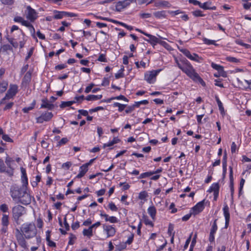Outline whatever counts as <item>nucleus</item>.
<instances>
[{"label": "nucleus", "mask_w": 251, "mask_h": 251, "mask_svg": "<svg viewBox=\"0 0 251 251\" xmlns=\"http://www.w3.org/2000/svg\"><path fill=\"white\" fill-rule=\"evenodd\" d=\"M180 62H181L182 65L188 70L189 73L186 74L187 76H188L193 81L199 82L202 86H205L206 84L204 81L200 77L199 74L196 72L195 70L194 69L192 65L187 59H181Z\"/></svg>", "instance_id": "obj_1"}, {"label": "nucleus", "mask_w": 251, "mask_h": 251, "mask_svg": "<svg viewBox=\"0 0 251 251\" xmlns=\"http://www.w3.org/2000/svg\"><path fill=\"white\" fill-rule=\"evenodd\" d=\"M174 225L172 224H169L168 230V234L170 236H172L173 235L172 232L174 230Z\"/></svg>", "instance_id": "obj_61"}, {"label": "nucleus", "mask_w": 251, "mask_h": 251, "mask_svg": "<svg viewBox=\"0 0 251 251\" xmlns=\"http://www.w3.org/2000/svg\"><path fill=\"white\" fill-rule=\"evenodd\" d=\"M35 101L34 100V101H33V102L31 103V106H29V107H24L22 110L25 113H28L30 110H32L34 106H35Z\"/></svg>", "instance_id": "obj_41"}, {"label": "nucleus", "mask_w": 251, "mask_h": 251, "mask_svg": "<svg viewBox=\"0 0 251 251\" xmlns=\"http://www.w3.org/2000/svg\"><path fill=\"white\" fill-rule=\"evenodd\" d=\"M26 9L27 11L26 18L30 22H33L37 18V13L30 6H27Z\"/></svg>", "instance_id": "obj_11"}, {"label": "nucleus", "mask_w": 251, "mask_h": 251, "mask_svg": "<svg viewBox=\"0 0 251 251\" xmlns=\"http://www.w3.org/2000/svg\"><path fill=\"white\" fill-rule=\"evenodd\" d=\"M22 193H23V194L22 195L20 199L19 200V202L24 205H27L30 203L31 196L26 192V189H25L24 192H22Z\"/></svg>", "instance_id": "obj_10"}, {"label": "nucleus", "mask_w": 251, "mask_h": 251, "mask_svg": "<svg viewBox=\"0 0 251 251\" xmlns=\"http://www.w3.org/2000/svg\"><path fill=\"white\" fill-rule=\"evenodd\" d=\"M103 230L106 233L107 238L114 236L116 233V229L112 225H103Z\"/></svg>", "instance_id": "obj_12"}, {"label": "nucleus", "mask_w": 251, "mask_h": 251, "mask_svg": "<svg viewBox=\"0 0 251 251\" xmlns=\"http://www.w3.org/2000/svg\"><path fill=\"white\" fill-rule=\"evenodd\" d=\"M42 103L41 105V108H47L49 110H52L54 107V105L48 102L47 99H43Z\"/></svg>", "instance_id": "obj_24"}, {"label": "nucleus", "mask_w": 251, "mask_h": 251, "mask_svg": "<svg viewBox=\"0 0 251 251\" xmlns=\"http://www.w3.org/2000/svg\"><path fill=\"white\" fill-rule=\"evenodd\" d=\"M178 49L180 52H181L183 54H184L187 58H189V57L191 55V53L187 49L180 48Z\"/></svg>", "instance_id": "obj_42"}, {"label": "nucleus", "mask_w": 251, "mask_h": 251, "mask_svg": "<svg viewBox=\"0 0 251 251\" xmlns=\"http://www.w3.org/2000/svg\"><path fill=\"white\" fill-rule=\"evenodd\" d=\"M155 6H161V7H170L171 4L170 3L167 1H160L157 3L155 4Z\"/></svg>", "instance_id": "obj_33"}, {"label": "nucleus", "mask_w": 251, "mask_h": 251, "mask_svg": "<svg viewBox=\"0 0 251 251\" xmlns=\"http://www.w3.org/2000/svg\"><path fill=\"white\" fill-rule=\"evenodd\" d=\"M149 103V101L147 100H143L140 101L135 102L134 104L135 107H139L141 104H148Z\"/></svg>", "instance_id": "obj_45"}, {"label": "nucleus", "mask_w": 251, "mask_h": 251, "mask_svg": "<svg viewBox=\"0 0 251 251\" xmlns=\"http://www.w3.org/2000/svg\"><path fill=\"white\" fill-rule=\"evenodd\" d=\"M76 102L75 100L68 101H62L61 104L60 105V107L61 108H65L66 107L71 106L73 104Z\"/></svg>", "instance_id": "obj_34"}, {"label": "nucleus", "mask_w": 251, "mask_h": 251, "mask_svg": "<svg viewBox=\"0 0 251 251\" xmlns=\"http://www.w3.org/2000/svg\"><path fill=\"white\" fill-rule=\"evenodd\" d=\"M144 222L146 225H150L151 227L153 226V223L148 218H144Z\"/></svg>", "instance_id": "obj_59"}, {"label": "nucleus", "mask_w": 251, "mask_h": 251, "mask_svg": "<svg viewBox=\"0 0 251 251\" xmlns=\"http://www.w3.org/2000/svg\"><path fill=\"white\" fill-rule=\"evenodd\" d=\"M14 162V160L9 157H7L5 159V163L8 167V169H13L11 166V163Z\"/></svg>", "instance_id": "obj_44"}, {"label": "nucleus", "mask_w": 251, "mask_h": 251, "mask_svg": "<svg viewBox=\"0 0 251 251\" xmlns=\"http://www.w3.org/2000/svg\"><path fill=\"white\" fill-rule=\"evenodd\" d=\"M66 67H67V65L66 64H59V65L55 66V70H62V69L65 68Z\"/></svg>", "instance_id": "obj_63"}, {"label": "nucleus", "mask_w": 251, "mask_h": 251, "mask_svg": "<svg viewBox=\"0 0 251 251\" xmlns=\"http://www.w3.org/2000/svg\"><path fill=\"white\" fill-rule=\"evenodd\" d=\"M152 175H153V173H152V172H151V171L143 173L140 175L138 178L141 179V178H146V177L150 176Z\"/></svg>", "instance_id": "obj_43"}, {"label": "nucleus", "mask_w": 251, "mask_h": 251, "mask_svg": "<svg viewBox=\"0 0 251 251\" xmlns=\"http://www.w3.org/2000/svg\"><path fill=\"white\" fill-rule=\"evenodd\" d=\"M98 60L100 62H106L107 59L105 58V55L104 54H100L98 58Z\"/></svg>", "instance_id": "obj_57"}, {"label": "nucleus", "mask_w": 251, "mask_h": 251, "mask_svg": "<svg viewBox=\"0 0 251 251\" xmlns=\"http://www.w3.org/2000/svg\"><path fill=\"white\" fill-rule=\"evenodd\" d=\"M18 86L16 84H10L5 97L1 99L0 103H4L6 100H9L14 97L18 92Z\"/></svg>", "instance_id": "obj_4"}, {"label": "nucleus", "mask_w": 251, "mask_h": 251, "mask_svg": "<svg viewBox=\"0 0 251 251\" xmlns=\"http://www.w3.org/2000/svg\"><path fill=\"white\" fill-rule=\"evenodd\" d=\"M230 172H229V187L230 189L231 192V196L232 198L233 197L234 194V183H233V170L232 168L230 166L229 167Z\"/></svg>", "instance_id": "obj_21"}, {"label": "nucleus", "mask_w": 251, "mask_h": 251, "mask_svg": "<svg viewBox=\"0 0 251 251\" xmlns=\"http://www.w3.org/2000/svg\"><path fill=\"white\" fill-rule=\"evenodd\" d=\"M53 117V114L50 112H45L36 118V123L38 124H42L44 122H49Z\"/></svg>", "instance_id": "obj_6"}, {"label": "nucleus", "mask_w": 251, "mask_h": 251, "mask_svg": "<svg viewBox=\"0 0 251 251\" xmlns=\"http://www.w3.org/2000/svg\"><path fill=\"white\" fill-rule=\"evenodd\" d=\"M31 74L32 72L30 71L27 72L25 74L22 79V85L23 86L26 87L29 84L31 79Z\"/></svg>", "instance_id": "obj_18"}, {"label": "nucleus", "mask_w": 251, "mask_h": 251, "mask_svg": "<svg viewBox=\"0 0 251 251\" xmlns=\"http://www.w3.org/2000/svg\"><path fill=\"white\" fill-rule=\"evenodd\" d=\"M148 212L153 220H155L156 214V209L154 206L152 205L148 208Z\"/></svg>", "instance_id": "obj_27"}, {"label": "nucleus", "mask_w": 251, "mask_h": 251, "mask_svg": "<svg viewBox=\"0 0 251 251\" xmlns=\"http://www.w3.org/2000/svg\"><path fill=\"white\" fill-rule=\"evenodd\" d=\"M109 84V79L108 77H104L103 79L101 86H108Z\"/></svg>", "instance_id": "obj_60"}, {"label": "nucleus", "mask_w": 251, "mask_h": 251, "mask_svg": "<svg viewBox=\"0 0 251 251\" xmlns=\"http://www.w3.org/2000/svg\"><path fill=\"white\" fill-rule=\"evenodd\" d=\"M135 108V107L134 104L132 105L128 106L127 108L125 110V112L126 114L130 113L134 110Z\"/></svg>", "instance_id": "obj_49"}, {"label": "nucleus", "mask_w": 251, "mask_h": 251, "mask_svg": "<svg viewBox=\"0 0 251 251\" xmlns=\"http://www.w3.org/2000/svg\"><path fill=\"white\" fill-rule=\"evenodd\" d=\"M21 231L26 239H30L35 236L37 229L34 224H24L21 228Z\"/></svg>", "instance_id": "obj_3"}, {"label": "nucleus", "mask_w": 251, "mask_h": 251, "mask_svg": "<svg viewBox=\"0 0 251 251\" xmlns=\"http://www.w3.org/2000/svg\"><path fill=\"white\" fill-rule=\"evenodd\" d=\"M2 138L3 140L7 142H13V140L9 137L8 135L7 134H3L2 136Z\"/></svg>", "instance_id": "obj_56"}, {"label": "nucleus", "mask_w": 251, "mask_h": 251, "mask_svg": "<svg viewBox=\"0 0 251 251\" xmlns=\"http://www.w3.org/2000/svg\"><path fill=\"white\" fill-rule=\"evenodd\" d=\"M68 142V139H67V138H66V137L63 138L58 142L57 146H60L61 145H65Z\"/></svg>", "instance_id": "obj_58"}, {"label": "nucleus", "mask_w": 251, "mask_h": 251, "mask_svg": "<svg viewBox=\"0 0 251 251\" xmlns=\"http://www.w3.org/2000/svg\"><path fill=\"white\" fill-rule=\"evenodd\" d=\"M177 66L185 74H186L188 73H189L188 70L186 68H184V67H183V66L182 65L181 62V63H178L177 64Z\"/></svg>", "instance_id": "obj_52"}, {"label": "nucleus", "mask_w": 251, "mask_h": 251, "mask_svg": "<svg viewBox=\"0 0 251 251\" xmlns=\"http://www.w3.org/2000/svg\"><path fill=\"white\" fill-rule=\"evenodd\" d=\"M1 225L3 226L7 227L9 225V216L3 214L1 218Z\"/></svg>", "instance_id": "obj_30"}, {"label": "nucleus", "mask_w": 251, "mask_h": 251, "mask_svg": "<svg viewBox=\"0 0 251 251\" xmlns=\"http://www.w3.org/2000/svg\"><path fill=\"white\" fill-rule=\"evenodd\" d=\"M224 214L225 217V227L226 228L229 224L230 220V214L229 212V208L227 205H225L223 208Z\"/></svg>", "instance_id": "obj_20"}, {"label": "nucleus", "mask_w": 251, "mask_h": 251, "mask_svg": "<svg viewBox=\"0 0 251 251\" xmlns=\"http://www.w3.org/2000/svg\"><path fill=\"white\" fill-rule=\"evenodd\" d=\"M88 169L85 166H84L83 165L80 167L79 168V173L76 176V178H80L83 177L85 174L86 173V172L88 171Z\"/></svg>", "instance_id": "obj_28"}, {"label": "nucleus", "mask_w": 251, "mask_h": 251, "mask_svg": "<svg viewBox=\"0 0 251 251\" xmlns=\"http://www.w3.org/2000/svg\"><path fill=\"white\" fill-rule=\"evenodd\" d=\"M140 16L142 19H146L151 17V13H143L140 14Z\"/></svg>", "instance_id": "obj_62"}, {"label": "nucleus", "mask_w": 251, "mask_h": 251, "mask_svg": "<svg viewBox=\"0 0 251 251\" xmlns=\"http://www.w3.org/2000/svg\"><path fill=\"white\" fill-rule=\"evenodd\" d=\"M8 206L5 203L2 204L0 205V210L3 213L8 212Z\"/></svg>", "instance_id": "obj_46"}, {"label": "nucleus", "mask_w": 251, "mask_h": 251, "mask_svg": "<svg viewBox=\"0 0 251 251\" xmlns=\"http://www.w3.org/2000/svg\"><path fill=\"white\" fill-rule=\"evenodd\" d=\"M204 201L205 200H203L199 202L192 208L194 215L198 214L203 210L204 208Z\"/></svg>", "instance_id": "obj_14"}, {"label": "nucleus", "mask_w": 251, "mask_h": 251, "mask_svg": "<svg viewBox=\"0 0 251 251\" xmlns=\"http://www.w3.org/2000/svg\"><path fill=\"white\" fill-rule=\"evenodd\" d=\"M53 12L54 13L53 16L54 19H61L63 17H66L65 11H59L55 10Z\"/></svg>", "instance_id": "obj_25"}, {"label": "nucleus", "mask_w": 251, "mask_h": 251, "mask_svg": "<svg viewBox=\"0 0 251 251\" xmlns=\"http://www.w3.org/2000/svg\"><path fill=\"white\" fill-rule=\"evenodd\" d=\"M83 234L90 238L93 236V230L89 227L88 229H84L83 230Z\"/></svg>", "instance_id": "obj_35"}, {"label": "nucleus", "mask_w": 251, "mask_h": 251, "mask_svg": "<svg viewBox=\"0 0 251 251\" xmlns=\"http://www.w3.org/2000/svg\"><path fill=\"white\" fill-rule=\"evenodd\" d=\"M203 41L204 44H207V45H217V44H215V41L209 40V39H207L206 38H204L203 39Z\"/></svg>", "instance_id": "obj_47"}, {"label": "nucleus", "mask_w": 251, "mask_h": 251, "mask_svg": "<svg viewBox=\"0 0 251 251\" xmlns=\"http://www.w3.org/2000/svg\"><path fill=\"white\" fill-rule=\"evenodd\" d=\"M113 105L114 107H118V111L119 112H122V111H123L125 109V108L127 106V105L126 104H121L119 102H115L113 104Z\"/></svg>", "instance_id": "obj_39"}, {"label": "nucleus", "mask_w": 251, "mask_h": 251, "mask_svg": "<svg viewBox=\"0 0 251 251\" xmlns=\"http://www.w3.org/2000/svg\"><path fill=\"white\" fill-rule=\"evenodd\" d=\"M226 60L229 62L237 63L239 60L235 57L228 56L226 58Z\"/></svg>", "instance_id": "obj_55"}, {"label": "nucleus", "mask_w": 251, "mask_h": 251, "mask_svg": "<svg viewBox=\"0 0 251 251\" xmlns=\"http://www.w3.org/2000/svg\"><path fill=\"white\" fill-rule=\"evenodd\" d=\"M72 164L71 162H67L64 163H63L62 165V167L63 168H65L67 170H68L70 167L72 166Z\"/></svg>", "instance_id": "obj_64"}, {"label": "nucleus", "mask_w": 251, "mask_h": 251, "mask_svg": "<svg viewBox=\"0 0 251 251\" xmlns=\"http://www.w3.org/2000/svg\"><path fill=\"white\" fill-rule=\"evenodd\" d=\"M215 100H216V101L217 102V104H218V107H219V110L221 112V113L222 114H225V111H224V106L223 105V104H222L221 101L220 100L218 96L217 95H215Z\"/></svg>", "instance_id": "obj_31"}, {"label": "nucleus", "mask_w": 251, "mask_h": 251, "mask_svg": "<svg viewBox=\"0 0 251 251\" xmlns=\"http://www.w3.org/2000/svg\"><path fill=\"white\" fill-rule=\"evenodd\" d=\"M5 173L8 176H12L13 175V169H7L3 160L0 158V173Z\"/></svg>", "instance_id": "obj_17"}, {"label": "nucleus", "mask_w": 251, "mask_h": 251, "mask_svg": "<svg viewBox=\"0 0 251 251\" xmlns=\"http://www.w3.org/2000/svg\"><path fill=\"white\" fill-rule=\"evenodd\" d=\"M217 219H215L212 224L211 228L210 229V234H209V241L210 242H213L214 241L215 237H214V234L216 233L217 229L218 226L217 225Z\"/></svg>", "instance_id": "obj_16"}, {"label": "nucleus", "mask_w": 251, "mask_h": 251, "mask_svg": "<svg viewBox=\"0 0 251 251\" xmlns=\"http://www.w3.org/2000/svg\"><path fill=\"white\" fill-rule=\"evenodd\" d=\"M100 216L105 218L106 222H109L111 223H116L118 222L117 218L114 216H109L107 214L103 213L102 212H100Z\"/></svg>", "instance_id": "obj_22"}, {"label": "nucleus", "mask_w": 251, "mask_h": 251, "mask_svg": "<svg viewBox=\"0 0 251 251\" xmlns=\"http://www.w3.org/2000/svg\"><path fill=\"white\" fill-rule=\"evenodd\" d=\"M161 70H152L146 72L144 76L145 80L149 83H153L155 80L156 75Z\"/></svg>", "instance_id": "obj_7"}, {"label": "nucleus", "mask_w": 251, "mask_h": 251, "mask_svg": "<svg viewBox=\"0 0 251 251\" xmlns=\"http://www.w3.org/2000/svg\"><path fill=\"white\" fill-rule=\"evenodd\" d=\"M102 96L101 95H89L85 98V100H88V101H90V100L94 101V100H100L102 98Z\"/></svg>", "instance_id": "obj_29"}, {"label": "nucleus", "mask_w": 251, "mask_h": 251, "mask_svg": "<svg viewBox=\"0 0 251 251\" xmlns=\"http://www.w3.org/2000/svg\"><path fill=\"white\" fill-rule=\"evenodd\" d=\"M76 239L75 236L73 233H70L69 237V241L68 242L69 245H73L74 244V240Z\"/></svg>", "instance_id": "obj_48"}, {"label": "nucleus", "mask_w": 251, "mask_h": 251, "mask_svg": "<svg viewBox=\"0 0 251 251\" xmlns=\"http://www.w3.org/2000/svg\"><path fill=\"white\" fill-rule=\"evenodd\" d=\"M8 86V82L5 80H3L0 83V93L4 92Z\"/></svg>", "instance_id": "obj_32"}, {"label": "nucleus", "mask_w": 251, "mask_h": 251, "mask_svg": "<svg viewBox=\"0 0 251 251\" xmlns=\"http://www.w3.org/2000/svg\"><path fill=\"white\" fill-rule=\"evenodd\" d=\"M15 236L19 245L23 248H26V242L25 240L23 234L18 228L16 229Z\"/></svg>", "instance_id": "obj_9"}, {"label": "nucleus", "mask_w": 251, "mask_h": 251, "mask_svg": "<svg viewBox=\"0 0 251 251\" xmlns=\"http://www.w3.org/2000/svg\"><path fill=\"white\" fill-rule=\"evenodd\" d=\"M227 166V154L226 151L224 152V155L223 159V167H226Z\"/></svg>", "instance_id": "obj_50"}, {"label": "nucleus", "mask_w": 251, "mask_h": 251, "mask_svg": "<svg viewBox=\"0 0 251 251\" xmlns=\"http://www.w3.org/2000/svg\"><path fill=\"white\" fill-rule=\"evenodd\" d=\"M167 13L168 11L165 10L156 11L153 13V15L157 19L165 18L167 16Z\"/></svg>", "instance_id": "obj_26"}, {"label": "nucleus", "mask_w": 251, "mask_h": 251, "mask_svg": "<svg viewBox=\"0 0 251 251\" xmlns=\"http://www.w3.org/2000/svg\"><path fill=\"white\" fill-rule=\"evenodd\" d=\"M112 100H122L126 101H128V100L123 95H120L116 97H112L106 100L107 102H109Z\"/></svg>", "instance_id": "obj_38"}, {"label": "nucleus", "mask_w": 251, "mask_h": 251, "mask_svg": "<svg viewBox=\"0 0 251 251\" xmlns=\"http://www.w3.org/2000/svg\"><path fill=\"white\" fill-rule=\"evenodd\" d=\"M1 3L5 5H11L14 3V0H0Z\"/></svg>", "instance_id": "obj_53"}, {"label": "nucleus", "mask_w": 251, "mask_h": 251, "mask_svg": "<svg viewBox=\"0 0 251 251\" xmlns=\"http://www.w3.org/2000/svg\"><path fill=\"white\" fill-rule=\"evenodd\" d=\"M193 15L195 17H203L204 15L201 13V11L200 10H197L192 12Z\"/></svg>", "instance_id": "obj_54"}, {"label": "nucleus", "mask_w": 251, "mask_h": 251, "mask_svg": "<svg viewBox=\"0 0 251 251\" xmlns=\"http://www.w3.org/2000/svg\"><path fill=\"white\" fill-rule=\"evenodd\" d=\"M108 207L111 210L113 211H117L118 210V208L115 205V204L112 202H111L110 203H109Z\"/></svg>", "instance_id": "obj_51"}, {"label": "nucleus", "mask_w": 251, "mask_h": 251, "mask_svg": "<svg viewBox=\"0 0 251 251\" xmlns=\"http://www.w3.org/2000/svg\"><path fill=\"white\" fill-rule=\"evenodd\" d=\"M26 213V209L25 207L17 205L12 209V220L16 225H20L22 221L21 217Z\"/></svg>", "instance_id": "obj_2"}, {"label": "nucleus", "mask_w": 251, "mask_h": 251, "mask_svg": "<svg viewBox=\"0 0 251 251\" xmlns=\"http://www.w3.org/2000/svg\"><path fill=\"white\" fill-rule=\"evenodd\" d=\"M148 197V193L146 191L141 192L139 194L138 199L141 200L146 201V198Z\"/></svg>", "instance_id": "obj_40"}, {"label": "nucleus", "mask_w": 251, "mask_h": 251, "mask_svg": "<svg viewBox=\"0 0 251 251\" xmlns=\"http://www.w3.org/2000/svg\"><path fill=\"white\" fill-rule=\"evenodd\" d=\"M146 36L149 37V39H147L144 38V39L148 43H150L153 47L155 45L158 43L159 38H158L156 36L149 33L148 34H146Z\"/></svg>", "instance_id": "obj_19"}, {"label": "nucleus", "mask_w": 251, "mask_h": 251, "mask_svg": "<svg viewBox=\"0 0 251 251\" xmlns=\"http://www.w3.org/2000/svg\"><path fill=\"white\" fill-rule=\"evenodd\" d=\"M220 189V186L218 183H214L212 184V185L210 187L209 189L207 190V192L209 193H211L213 192L214 193V200L215 201H217V198L219 195V192Z\"/></svg>", "instance_id": "obj_13"}, {"label": "nucleus", "mask_w": 251, "mask_h": 251, "mask_svg": "<svg viewBox=\"0 0 251 251\" xmlns=\"http://www.w3.org/2000/svg\"><path fill=\"white\" fill-rule=\"evenodd\" d=\"M133 2H135V0H123L119 1L116 4L115 11L121 12Z\"/></svg>", "instance_id": "obj_8"}, {"label": "nucleus", "mask_w": 251, "mask_h": 251, "mask_svg": "<svg viewBox=\"0 0 251 251\" xmlns=\"http://www.w3.org/2000/svg\"><path fill=\"white\" fill-rule=\"evenodd\" d=\"M21 173L22 174V178L23 181V186L24 188H26V185L28 184L27 177L26 174L25 169L23 167L21 168Z\"/></svg>", "instance_id": "obj_23"}, {"label": "nucleus", "mask_w": 251, "mask_h": 251, "mask_svg": "<svg viewBox=\"0 0 251 251\" xmlns=\"http://www.w3.org/2000/svg\"><path fill=\"white\" fill-rule=\"evenodd\" d=\"M7 50L13 51L12 47L9 45H8V44L3 45L0 48V52H1V51L6 52Z\"/></svg>", "instance_id": "obj_37"}, {"label": "nucleus", "mask_w": 251, "mask_h": 251, "mask_svg": "<svg viewBox=\"0 0 251 251\" xmlns=\"http://www.w3.org/2000/svg\"><path fill=\"white\" fill-rule=\"evenodd\" d=\"M26 188L24 187H14L11 189L10 193L11 196L14 200H18L20 199L22 195V192H24Z\"/></svg>", "instance_id": "obj_5"}, {"label": "nucleus", "mask_w": 251, "mask_h": 251, "mask_svg": "<svg viewBox=\"0 0 251 251\" xmlns=\"http://www.w3.org/2000/svg\"><path fill=\"white\" fill-rule=\"evenodd\" d=\"M189 59L197 62H201V60H202L201 57H200L197 54L194 53L193 54H191Z\"/></svg>", "instance_id": "obj_36"}, {"label": "nucleus", "mask_w": 251, "mask_h": 251, "mask_svg": "<svg viewBox=\"0 0 251 251\" xmlns=\"http://www.w3.org/2000/svg\"><path fill=\"white\" fill-rule=\"evenodd\" d=\"M211 66L213 69L217 70L218 72L219 75H221L224 77H226L227 76L226 73L224 71V67L222 66L218 65L213 62L211 63Z\"/></svg>", "instance_id": "obj_15"}]
</instances>
